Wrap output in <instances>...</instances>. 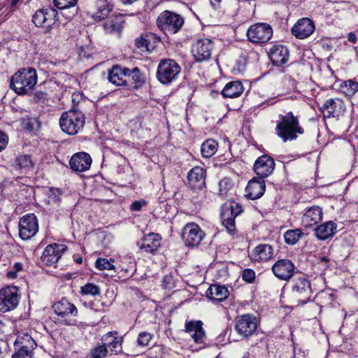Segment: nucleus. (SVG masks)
I'll list each match as a JSON object with an SVG mask.
<instances>
[{"mask_svg":"<svg viewBox=\"0 0 358 358\" xmlns=\"http://www.w3.org/2000/svg\"><path fill=\"white\" fill-rule=\"evenodd\" d=\"M212 7L219 11L233 15L237 7L236 0H209Z\"/></svg>","mask_w":358,"mask_h":358,"instance_id":"72a5a7b5","label":"nucleus"},{"mask_svg":"<svg viewBox=\"0 0 358 358\" xmlns=\"http://www.w3.org/2000/svg\"><path fill=\"white\" fill-rule=\"evenodd\" d=\"M347 94L353 95L358 91V83L349 80L346 82Z\"/></svg>","mask_w":358,"mask_h":358,"instance_id":"603ef678","label":"nucleus"},{"mask_svg":"<svg viewBox=\"0 0 358 358\" xmlns=\"http://www.w3.org/2000/svg\"><path fill=\"white\" fill-rule=\"evenodd\" d=\"M320 262H324L327 263L329 262V259L326 257H322L320 258Z\"/></svg>","mask_w":358,"mask_h":358,"instance_id":"69168bd1","label":"nucleus"},{"mask_svg":"<svg viewBox=\"0 0 358 358\" xmlns=\"http://www.w3.org/2000/svg\"><path fill=\"white\" fill-rule=\"evenodd\" d=\"M66 250L64 245L54 243L48 245L41 256V261L47 266H53L62 257L63 252Z\"/></svg>","mask_w":358,"mask_h":358,"instance_id":"2eb2a0df","label":"nucleus"},{"mask_svg":"<svg viewBox=\"0 0 358 358\" xmlns=\"http://www.w3.org/2000/svg\"><path fill=\"white\" fill-rule=\"evenodd\" d=\"M336 227L337 224L332 221L322 224L315 229V236L320 240H325L335 234Z\"/></svg>","mask_w":358,"mask_h":358,"instance_id":"473e14b6","label":"nucleus"},{"mask_svg":"<svg viewBox=\"0 0 358 358\" xmlns=\"http://www.w3.org/2000/svg\"><path fill=\"white\" fill-rule=\"evenodd\" d=\"M14 271L19 272L22 269V264L20 262H16L13 265Z\"/></svg>","mask_w":358,"mask_h":358,"instance_id":"052dcab7","label":"nucleus"},{"mask_svg":"<svg viewBox=\"0 0 358 358\" xmlns=\"http://www.w3.org/2000/svg\"><path fill=\"white\" fill-rule=\"evenodd\" d=\"M204 232L200 227L193 222L187 223L182 229V238L187 246H196L203 240Z\"/></svg>","mask_w":358,"mask_h":358,"instance_id":"f8f14e48","label":"nucleus"},{"mask_svg":"<svg viewBox=\"0 0 358 358\" xmlns=\"http://www.w3.org/2000/svg\"><path fill=\"white\" fill-rule=\"evenodd\" d=\"M201 321H189L185 324V331L190 334L196 343H203L205 340V331L202 327Z\"/></svg>","mask_w":358,"mask_h":358,"instance_id":"bb28decb","label":"nucleus"},{"mask_svg":"<svg viewBox=\"0 0 358 358\" xmlns=\"http://www.w3.org/2000/svg\"><path fill=\"white\" fill-rule=\"evenodd\" d=\"M24 345V344H23V343H21V345ZM27 345H29V343H28Z\"/></svg>","mask_w":358,"mask_h":358,"instance_id":"338daca9","label":"nucleus"},{"mask_svg":"<svg viewBox=\"0 0 358 358\" xmlns=\"http://www.w3.org/2000/svg\"><path fill=\"white\" fill-rule=\"evenodd\" d=\"M217 358H218V357H217Z\"/></svg>","mask_w":358,"mask_h":358,"instance_id":"774afa93","label":"nucleus"},{"mask_svg":"<svg viewBox=\"0 0 358 358\" xmlns=\"http://www.w3.org/2000/svg\"><path fill=\"white\" fill-rule=\"evenodd\" d=\"M80 294L82 295L98 296L100 294V288L93 283H87L81 287Z\"/></svg>","mask_w":358,"mask_h":358,"instance_id":"37998d69","label":"nucleus"},{"mask_svg":"<svg viewBox=\"0 0 358 358\" xmlns=\"http://www.w3.org/2000/svg\"><path fill=\"white\" fill-rule=\"evenodd\" d=\"M257 329V317L250 314H245L236 318L235 330L241 336L248 338L253 335Z\"/></svg>","mask_w":358,"mask_h":358,"instance_id":"1a4fd4ad","label":"nucleus"},{"mask_svg":"<svg viewBox=\"0 0 358 358\" xmlns=\"http://www.w3.org/2000/svg\"><path fill=\"white\" fill-rule=\"evenodd\" d=\"M348 39L351 43H355L357 41V36L355 34L350 32L348 34Z\"/></svg>","mask_w":358,"mask_h":358,"instance_id":"bf43d9fd","label":"nucleus"},{"mask_svg":"<svg viewBox=\"0 0 358 358\" xmlns=\"http://www.w3.org/2000/svg\"><path fill=\"white\" fill-rule=\"evenodd\" d=\"M20 0H13L10 4V8L14 10V7Z\"/></svg>","mask_w":358,"mask_h":358,"instance_id":"e2e57ef3","label":"nucleus"},{"mask_svg":"<svg viewBox=\"0 0 358 358\" xmlns=\"http://www.w3.org/2000/svg\"><path fill=\"white\" fill-rule=\"evenodd\" d=\"M162 286L164 289H172L174 287V279L171 275H165L162 280Z\"/></svg>","mask_w":358,"mask_h":358,"instance_id":"864d4df0","label":"nucleus"},{"mask_svg":"<svg viewBox=\"0 0 358 358\" xmlns=\"http://www.w3.org/2000/svg\"><path fill=\"white\" fill-rule=\"evenodd\" d=\"M79 99H80V95L79 94H73L72 95V101H73V106L75 108H77L76 107V102L77 101L78 103L79 101Z\"/></svg>","mask_w":358,"mask_h":358,"instance_id":"13d9d810","label":"nucleus"},{"mask_svg":"<svg viewBox=\"0 0 358 358\" xmlns=\"http://www.w3.org/2000/svg\"><path fill=\"white\" fill-rule=\"evenodd\" d=\"M108 349L103 343L102 345H97L92 350L91 355L93 358H104L107 355Z\"/></svg>","mask_w":358,"mask_h":358,"instance_id":"49530a36","label":"nucleus"},{"mask_svg":"<svg viewBox=\"0 0 358 358\" xmlns=\"http://www.w3.org/2000/svg\"><path fill=\"white\" fill-rule=\"evenodd\" d=\"M146 205L144 200L135 201L131 205L130 209L133 211H140L143 206Z\"/></svg>","mask_w":358,"mask_h":358,"instance_id":"6e6d98bb","label":"nucleus"},{"mask_svg":"<svg viewBox=\"0 0 358 358\" xmlns=\"http://www.w3.org/2000/svg\"><path fill=\"white\" fill-rule=\"evenodd\" d=\"M75 261L78 264H81L83 262V258L81 257H76Z\"/></svg>","mask_w":358,"mask_h":358,"instance_id":"0e129e2a","label":"nucleus"},{"mask_svg":"<svg viewBox=\"0 0 358 358\" xmlns=\"http://www.w3.org/2000/svg\"><path fill=\"white\" fill-rule=\"evenodd\" d=\"M220 187V194L222 196H224L227 194L228 191L231 189L233 187V183L231 180L225 178L220 180L219 183Z\"/></svg>","mask_w":358,"mask_h":358,"instance_id":"a18cd8bd","label":"nucleus"},{"mask_svg":"<svg viewBox=\"0 0 358 358\" xmlns=\"http://www.w3.org/2000/svg\"><path fill=\"white\" fill-rule=\"evenodd\" d=\"M20 295L15 286H8L0 289V311L6 313L14 310L18 305Z\"/></svg>","mask_w":358,"mask_h":358,"instance_id":"6e6552de","label":"nucleus"},{"mask_svg":"<svg viewBox=\"0 0 358 358\" xmlns=\"http://www.w3.org/2000/svg\"><path fill=\"white\" fill-rule=\"evenodd\" d=\"M38 230V220L34 214L25 215L20 220L19 234L22 239L31 238L37 233Z\"/></svg>","mask_w":358,"mask_h":358,"instance_id":"9b49d317","label":"nucleus"},{"mask_svg":"<svg viewBox=\"0 0 358 358\" xmlns=\"http://www.w3.org/2000/svg\"><path fill=\"white\" fill-rule=\"evenodd\" d=\"M8 136L0 131V152L6 148L8 145Z\"/></svg>","mask_w":358,"mask_h":358,"instance_id":"4d7b16f0","label":"nucleus"},{"mask_svg":"<svg viewBox=\"0 0 358 358\" xmlns=\"http://www.w3.org/2000/svg\"><path fill=\"white\" fill-rule=\"evenodd\" d=\"M241 212L240 206L236 204L235 207L231 206L230 207L225 208L222 213V224L231 234H234L236 231L235 218Z\"/></svg>","mask_w":358,"mask_h":358,"instance_id":"f3484780","label":"nucleus"},{"mask_svg":"<svg viewBox=\"0 0 358 358\" xmlns=\"http://www.w3.org/2000/svg\"><path fill=\"white\" fill-rule=\"evenodd\" d=\"M302 232L300 229L287 231L284 234L285 241L289 245H294L300 238Z\"/></svg>","mask_w":358,"mask_h":358,"instance_id":"79ce46f5","label":"nucleus"},{"mask_svg":"<svg viewBox=\"0 0 358 358\" xmlns=\"http://www.w3.org/2000/svg\"><path fill=\"white\" fill-rule=\"evenodd\" d=\"M127 72H128V68L122 67L119 65L113 66L108 71V80L117 86L126 85L127 80L125 78L127 77Z\"/></svg>","mask_w":358,"mask_h":358,"instance_id":"c85d7f7f","label":"nucleus"},{"mask_svg":"<svg viewBox=\"0 0 358 358\" xmlns=\"http://www.w3.org/2000/svg\"><path fill=\"white\" fill-rule=\"evenodd\" d=\"M275 131L278 136L286 142L296 139L297 134L303 133V129L299 124L298 117L289 112L285 115H279Z\"/></svg>","mask_w":358,"mask_h":358,"instance_id":"f03ea898","label":"nucleus"},{"mask_svg":"<svg viewBox=\"0 0 358 358\" xmlns=\"http://www.w3.org/2000/svg\"><path fill=\"white\" fill-rule=\"evenodd\" d=\"M214 49L213 42L208 38L199 39L192 46V54L196 62L210 59Z\"/></svg>","mask_w":358,"mask_h":358,"instance_id":"9d476101","label":"nucleus"},{"mask_svg":"<svg viewBox=\"0 0 358 358\" xmlns=\"http://www.w3.org/2000/svg\"><path fill=\"white\" fill-rule=\"evenodd\" d=\"M55 313L60 317L61 321L69 324L70 317L78 315V309L76 306L63 298L55 303L52 306Z\"/></svg>","mask_w":358,"mask_h":358,"instance_id":"4468645a","label":"nucleus"},{"mask_svg":"<svg viewBox=\"0 0 358 358\" xmlns=\"http://www.w3.org/2000/svg\"><path fill=\"white\" fill-rule=\"evenodd\" d=\"M17 271H10L7 273V277L11 279H14L17 277Z\"/></svg>","mask_w":358,"mask_h":358,"instance_id":"680f3d73","label":"nucleus"},{"mask_svg":"<svg viewBox=\"0 0 358 358\" xmlns=\"http://www.w3.org/2000/svg\"><path fill=\"white\" fill-rule=\"evenodd\" d=\"M242 278L244 281L251 283L255 278V273L252 269H245L243 271Z\"/></svg>","mask_w":358,"mask_h":358,"instance_id":"3c124183","label":"nucleus"},{"mask_svg":"<svg viewBox=\"0 0 358 358\" xmlns=\"http://www.w3.org/2000/svg\"><path fill=\"white\" fill-rule=\"evenodd\" d=\"M92 164V158L86 152H78L73 155L70 161V168L75 172H83L88 170Z\"/></svg>","mask_w":358,"mask_h":358,"instance_id":"aec40b11","label":"nucleus"},{"mask_svg":"<svg viewBox=\"0 0 358 358\" xmlns=\"http://www.w3.org/2000/svg\"><path fill=\"white\" fill-rule=\"evenodd\" d=\"M273 275L279 280L287 281L294 275L295 266L287 259H281L275 262L271 267Z\"/></svg>","mask_w":358,"mask_h":358,"instance_id":"ddd939ff","label":"nucleus"},{"mask_svg":"<svg viewBox=\"0 0 358 358\" xmlns=\"http://www.w3.org/2000/svg\"><path fill=\"white\" fill-rule=\"evenodd\" d=\"M43 10H45L43 18V28H45L49 31L51 30L52 25L58 20V12L52 7L43 8Z\"/></svg>","mask_w":358,"mask_h":358,"instance_id":"c9c22d12","label":"nucleus"},{"mask_svg":"<svg viewBox=\"0 0 358 358\" xmlns=\"http://www.w3.org/2000/svg\"><path fill=\"white\" fill-rule=\"evenodd\" d=\"M268 55L273 64L280 66L287 62L289 52L287 48L285 46L275 45L270 49Z\"/></svg>","mask_w":358,"mask_h":358,"instance_id":"cd10ccee","label":"nucleus"},{"mask_svg":"<svg viewBox=\"0 0 358 358\" xmlns=\"http://www.w3.org/2000/svg\"><path fill=\"white\" fill-rule=\"evenodd\" d=\"M15 166L23 172L31 170L33 166V162L29 155H20L15 159Z\"/></svg>","mask_w":358,"mask_h":358,"instance_id":"58836bf2","label":"nucleus"},{"mask_svg":"<svg viewBox=\"0 0 358 358\" xmlns=\"http://www.w3.org/2000/svg\"><path fill=\"white\" fill-rule=\"evenodd\" d=\"M127 76L133 80L136 85H141L145 83V76L138 67H135L131 70L128 69Z\"/></svg>","mask_w":358,"mask_h":358,"instance_id":"a19ab883","label":"nucleus"},{"mask_svg":"<svg viewBox=\"0 0 358 358\" xmlns=\"http://www.w3.org/2000/svg\"><path fill=\"white\" fill-rule=\"evenodd\" d=\"M291 284V298L299 304L306 303L310 300L312 294L310 283L306 277H296L293 279Z\"/></svg>","mask_w":358,"mask_h":358,"instance_id":"423d86ee","label":"nucleus"},{"mask_svg":"<svg viewBox=\"0 0 358 358\" xmlns=\"http://www.w3.org/2000/svg\"><path fill=\"white\" fill-rule=\"evenodd\" d=\"M180 71V66L175 60L164 59L158 64L157 78L161 83L169 85L178 78Z\"/></svg>","mask_w":358,"mask_h":358,"instance_id":"39448f33","label":"nucleus"},{"mask_svg":"<svg viewBox=\"0 0 358 358\" xmlns=\"http://www.w3.org/2000/svg\"><path fill=\"white\" fill-rule=\"evenodd\" d=\"M336 108V103L333 99H329L325 101L322 106V109L328 110V113L334 116Z\"/></svg>","mask_w":358,"mask_h":358,"instance_id":"8fccbe9b","label":"nucleus"},{"mask_svg":"<svg viewBox=\"0 0 358 358\" xmlns=\"http://www.w3.org/2000/svg\"><path fill=\"white\" fill-rule=\"evenodd\" d=\"M96 267L99 270H113L115 266L108 259L99 258L96 261Z\"/></svg>","mask_w":358,"mask_h":358,"instance_id":"de8ad7c7","label":"nucleus"},{"mask_svg":"<svg viewBox=\"0 0 358 358\" xmlns=\"http://www.w3.org/2000/svg\"><path fill=\"white\" fill-rule=\"evenodd\" d=\"M85 123L84 113L79 109L73 107L69 110L64 112L59 120L62 130L69 134L75 135L79 133Z\"/></svg>","mask_w":358,"mask_h":358,"instance_id":"7ed1b4c3","label":"nucleus"},{"mask_svg":"<svg viewBox=\"0 0 358 358\" xmlns=\"http://www.w3.org/2000/svg\"><path fill=\"white\" fill-rule=\"evenodd\" d=\"M243 92V86L240 81L228 83L222 91V94L226 98H234L240 96Z\"/></svg>","mask_w":358,"mask_h":358,"instance_id":"f704fd0d","label":"nucleus"},{"mask_svg":"<svg viewBox=\"0 0 358 358\" xmlns=\"http://www.w3.org/2000/svg\"><path fill=\"white\" fill-rule=\"evenodd\" d=\"M273 36V29L266 23L252 24L247 31V37L252 43L262 44L267 43Z\"/></svg>","mask_w":358,"mask_h":358,"instance_id":"0eeeda50","label":"nucleus"},{"mask_svg":"<svg viewBox=\"0 0 358 358\" xmlns=\"http://www.w3.org/2000/svg\"><path fill=\"white\" fill-rule=\"evenodd\" d=\"M27 338V343L29 344L28 345H19L20 343V339L17 340L15 343V352L13 354L12 358H27L31 357L33 355V349H34V340L31 339V337L28 335L26 336Z\"/></svg>","mask_w":358,"mask_h":358,"instance_id":"7c9ffc66","label":"nucleus"},{"mask_svg":"<svg viewBox=\"0 0 358 358\" xmlns=\"http://www.w3.org/2000/svg\"><path fill=\"white\" fill-rule=\"evenodd\" d=\"M153 334L148 331L141 332L137 338V344L141 347H146L149 345L150 342L152 339Z\"/></svg>","mask_w":358,"mask_h":358,"instance_id":"c03bdc74","label":"nucleus"},{"mask_svg":"<svg viewBox=\"0 0 358 358\" xmlns=\"http://www.w3.org/2000/svg\"><path fill=\"white\" fill-rule=\"evenodd\" d=\"M97 6L98 11L94 14L96 20L104 19L112 10V6L107 2V0H99Z\"/></svg>","mask_w":358,"mask_h":358,"instance_id":"ea45409f","label":"nucleus"},{"mask_svg":"<svg viewBox=\"0 0 358 358\" xmlns=\"http://www.w3.org/2000/svg\"><path fill=\"white\" fill-rule=\"evenodd\" d=\"M322 210L320 206H313L305 210L301 217L302 225L306 228H309L322 219Z\"/></svg>","mask_w":358,"mask_h":358,"instance_id":"5701e85b","label":"nucleus"},{"mask_svg":"<svg viewBox=\"0 0 358 358\" xmlns=\"http://www.w3.org/2000/svg\"><path fill=\"white\" fill-rule=\"evenodd\" d=\"M138 245L143 252L154 253L161 245V237L158 234L150 233L144 236Z\"/></svg>","mask_w":358,"mask_h":358,"instance_id":"4be33fe9","label":"nucleus"},{"mask_svg":"<svg viewBox=\"0 0 358 358\" xmlns=\"http://www.w3.org/2000/svg\"><path fill=\"white\" fill-rule=\"evenodd\" d=\"M156 24L166 35L178 33L184 24V18L179 14L168 10L158 16Z\"/></svg>","mask_w":358,"mask_h":358,"instance_id":"20e7f679","label":"nucleus"},{"mask_svg":"<svg viewBox=\"0 0 358 358\" xmlns=\"http://www.w3.org/2000/svg\"><path fill=\"white\" fill-rule=\"evenodd\" d=\"M273 249L268 244L257 245L252 253V259L255 262H266L273 258Z\"/></svg>","mask_w":358,"mask_h":358,"instance_id":"c756f323","label":"nucleus"},{"mask_svg":"<svg viewBox=\"0 0 358 358\" xmlns=\"http://www.w3.org/2000/svg\"><path fill=\"white\" fill-rule=\"evenodd\" d=\"M124 23V16L122 14H117L110 16L103 26L107 33L120 35Z\"/></svg>","mask_w":358,"mask_h":358,"instance_id":"a878e982","label":"nucleus"},{"mask_svg":"<svg viewBox=\"0 0 358 358\" xmlns=\"http://www.w3.org/2000/svg\"><path fill=\"white\" fill-rule=\"evenodd\" d=\"M37 80L36 71L34 68H23L11 77L10 85L17 94H27L34 90Z\"/></svg>","mask_w":358,"mask_h":358,"instance_id":"f257e3e1","label":"nucleus"},{"mask_svg":"<svg viewBox=\"0 0 358 358\" xmlns=\"http://www.w3.org/2000/svg\"><path fill=\"white\" fill-rule=\"evenodd\" d=\"M189 187L193 190L201 189L206 184L205 170L200 166L192 169L187 175Z\"/></svg>","mask_w":358,"mask_h":358,"instance_id":"6ab92c4d","label":"nucleus"},{"mask_svg":"<svg viewBox=\"0 0 358 358\" xmlns=\"http://www.w3.org/2000/svg\"><path fill=\"white\" fill-rule=\"evenodd\" d=\"M43 12H45V10H43V8L37 10L33 15L32 21L36 27H43Z\"/></svg>","mask_w":358,"mask_h":358,"instance_id":"09e8293b","label":"nucleus"},{"mask_svg":"<svg viewBox=\"0 0 358 358\" xmlns=\"http://www.w3.org/2000/svg\"><path fill=\"white\" fill-rule=\"evenodd\" d=\"M78 0H54L55 6L60 10H66L68 8H73V11L70 15L64 13L63 15L66 18H72L77 13V9L75 6L77 3Z\"/></svg>","mask_w":358,"mask_h":358,"instance_id":"e433bc0d","label":"nucleus"},{"mask_svg":"<svg viewBox=\"0 0 358 358\" xmlns=\"http://www.w3.org/2000/svg\"><path fill=\"white\" fill-rule=\"evenodd\" d=\"M266 188L265 182L262 178H253L249 181L246 188L247 196L252 200L260 198L264 193Z\"/></svg>","mask_w":358,"mask_h":358,"instance_id":"b1692460","label":"nucleus"},{"mask_svg":"<svg viewBox=\"0 0 358 358\" xmlns=\"http://www.w3.org/2000/svg\"><path fill=\"white\" fill-rule=\"evenodd\" d=\"M315 30V24L309 18H302L292 27V34L299 39L306 38L310 36Z\"/></svg>","mask_w":358,"mask_h":358,"instance_id":"a211bd4d","label":"nucleus"},{"mask_svg":"<svg viewBox=\"0 0 358 358\" xmlns=\"http://www.w3.org/2000/svg\"><path fill=\"white\" fill-rule=\"evenodd\" d=\"M274 168V160L266 155L259 157L254 164L255 173L262 179L268 177L273 171Z\"/></svg>","mask_w":358,"mask_h":358,"instance_id":"dca6fc26","label":"nucleus"},{"mask_svg":"<svg viewBox=\"0 0 358 358\" xmlns=\"http://www.w3.org/2000/svg\"><path fill=\"white\" fill-rule=\"evenodd\" d=\"M161 42V38L156 34L148 32L143 34L135 41L136 46L142 50L151 52Z\"/></svg>","mask_w":358,"mask_h":358,"instance_id":"412c9836","label":"nucleus"},{"mask_svg":"<svg viewBox=\"0 0 358 358\" xmlns=\"http://www.w3.org/2000/svg\"><path fill=\"white\" fill-rule=\"evenodd\" d=\"M117 331H110L101 338V341L106 347L110 349L114 355H117L122 350V344L123 338L121 336H117Z\"/></svg>","mask_w":358,"mask_h":358,"instance_id":"393cba45","label":"nucleus"},{"mask_svg":"<svg viewBox=\"0 0 358 358\" xmlns=\"http://www.w3.org/2000/svg\"><path fill=\"white\" fill-rule=\"evenodd\" d=\"M51 192V198L52 201L57 203L60 201V197L59 196L62 194V191L59 189L57 188H51L50 189Z\"/></svg>","mask_w":358,"mask_h":358,"instance_id":"5fc2aeb1","label":"nucleus"},{"mask_svg":"<svg viewBox=\"0 0 358 358\" xmlns=\"http://www.w3.org/2000/svg\"><path fill=\"white\" fill-rule=\"evenodd\" d=\"M217 143L214 140L206 141L201 147V155L206 158L212 157L217 152Z\"/></svg>","mask_w":358,"mask_h":358,"instance_id":"4c0bfd02","label":"nucleus"},{"mask_svg":"<svg viewBox=\"0 0 358 358\" xmlns=\"http://www.w3.org/2000/svg\"><path fill=\"white\" fill-rule=\"evenodd\" d=\"M228 289L220 285H211L206 291V296L211 300L222 301L229 296Z\"/></svg>","mask_w":358,"mask_h":358,"instance_id":"2f4dec72","label":"nucleus"}]
</instances>
